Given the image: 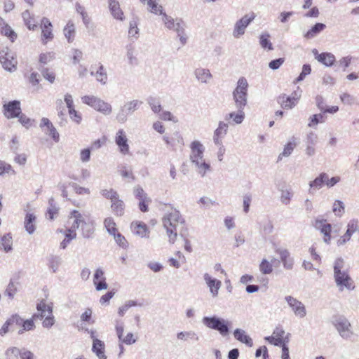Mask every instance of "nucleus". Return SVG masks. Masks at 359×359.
Segmentation results:
<instances>
[{
  "label": "nucleus",
  "instance_id": "1",
  "mask_svg": "<svg viewBox=\"0 0 359 359\" xmlns=\"http://www.w3.org/2000/svg\"><path fill=\"white\" fill-rule=\"evenodd\" d=\"M190 149V160L195 165L198 173L204 177L206 172L210 170V165L206 163L203 158L205 147L201 142L194 140L191 143Z\"/></svg>",
  "mask_w": 359,
  "mask_h": 359
},
{
  "label": "nucleus",
  "instance_id": "2",
  "mask_svg": "<svg viewBox=\"0 0 359 359\" xmlns=\"http://www.w3.org/2000/svg\"><path fill=\"white\" fill-rule=\"evenodd\" d=\"M344 268V259L337 258L334 264V278L337 287L340 291L344 289L353 290L355 288L354 282L347 271H342Z\"/></svg>",
  "mask_w": 359,
  "mask_h": 359
},
{
  "label": "nucleus",
  "instance_id": "3",
  "mask_svg": "<svg viewBox=\"0 0 359 359\" xmlns=\"http://www.w3.org/2000/svg\"><path fill=\"white\" fill-rule=\"evenodd\" d=\"M180 211L174 209L170 213L166 214L163 217V226L166 229L169 242L174 243L177 238V226L179 223H184Z\"/></svg>",
  "mask_w": 359,
  "mask_h": 359
},
{
  "label": "nucleus",
  "instance_id": "4",
  "mask_svg": "<svg viewBox=\"0 0 359 359\" xmlns=\"http://www.w3.org/2000/svg\"><path fill=\"white\" fill-rule=\"evenodd\" d=\"M202 321L207 327L218 331L222 336L229 334L231 321L216 316L203 317Z\"/></svg>",
  "mask_w": 359,
  "mask_h": 359
},
{
  "label": "nucleus",
  "instance_id": "5",
  "mask_svg": "<svg viewBox=\"0 0 359 359\" xmlns=\"http://www.w3.org/2000/svg\"><path fill=\"white\" fill-rule=\"evenodd\" d=\"M72 217L75 219L73 227L78 229L81 226L83 238H91L95 231L94 222L90 219H88L87 220L85 219L82 217L81 214L77 210H73L72 212Z\"/></svg>",
  "mask_w": 359,
  "mask_h": 359
},
{
  "label": "nucleus",
  "instance_id": "6",
  "mask_svg": "<svg viewBox=\"0 0 359 359\" xmlns=\"http://www.w3.org/2000/svg\"><path fill=\"white\" fill-rule=\"evenodd\" d=\"M83 103L91 107L95 110L103 114L109 115L112 111L111 105L94 95H85L81 97Z\"/></svg>",
  "mask_w": 359,
  "mask_h": 359
},
{
  "label": "nucleus",
  "instance_id": "7",
  "mask_svg": "<svg viewBox=\"0 0 359 359\" xmlns=\"http://www.w3.org/2000/svg\"><path fill=\"white\" fill-rule=\"evenodd\" d=\"M142 102L138 100H133L126 102L121 107L116 114V119L120 123H124L127 121L128 117L137 110Z\"/></svg>",
  "mask_w": 359,
  "mask_h": 359
},
{
  "label": "nucleus",
  "instance_id": "8",
  "mask_svg": "<svg viewBox=\"0 0 359 359\" xmlns=\"http://www.w3.org/2000/svg\"><path fill=\"white\" fill-rule=\"evenodd\" d=\"M332 325L336 328L339 334L344 339H348L353 335L351 325L348 320L344 316L333 317Z\"/></svg>",
  "mask_w": 359,
  "mask_h": 359
},
{
  "label": "nucleus",
  "instance_id": "9",
  "mask_svg": "<svg viewBox=\"0 0 359 359\" xmlns=\"http://www.w3.org/2000/svg\"><path fill=\"white\" fill-rule=\"evenodd\" d=\"M255 17V14L252 13L250 15H245L243 18L236 21L233 30V36L235 38H239L241 36L243 35L245 29L254 20Z\"/></svg>",
  "mask_w": 359,
  "mask_h": 359
},
{
  "label": "nucleus",
  "instance_id": "10",
  "mask_svg": "<svg viewBox=\"0 0 359 359\" xmlns=\"http://www.w3.org/2000/svg\"><path fill=\"white\" fill-rule=\"evenodd\" d=\"M0 62L3 67L8 72H13L16 69L17 60L8 48L0 50Z\"/></svg>",
  "mask_w": 359,
  "mask_h": 359
},
{
  "label": "nucleus",
  "instance_id": "11",
  "mask_svg": "<svg viewBox=\"0 0 359 359\" xmlns=\"http://www.w3.org/2000/svg\"><path fill=\"white\" fill-rule=\"evenodd\" d=\"M4 115L8 119L17 118L22 111L18 100L10 101L3 105Z\"/></svg>",
  "mask_w": 359,
  "mask_h": 359
},
{
  "label": "nucleus",
  "instance_id": "12",
  "mask_svg": "<svg viewBox=\"0 0 359 359\" xmlns=\"http://www.w3.org/2000/svg\"><path fill=\"white\" fill-rule=\"evenodd\" d=\"M162 21L164 23L165 27L170 29L173 30L176 33L182 32V29L185 28V23L182 19H174L166 13H163Z\"/></svg>",
  "mask_w": 359,
  "mask_h": 359
},
{
  "label": "nucleus",
  "instance_id": "13",
  "mask_svg": "<svg viewBox=\"0 0 359 359\" xmlns=\"http://www.w3.org/2000/svg\"><path fill=\"white\" fill-rule=\"evenodd\" d=\"M285 299L297 316L301 318L306 316V308L300 301L292 296H286Z\"/></svg>",
  "mask_w": 359,
  "mask_h": 359
},
{
  "label": "nucleus",
  "instance_id": "14",
  "mask_svg": "<svg viewBox=\"0 0 359 359\" xmlns=\"http://www.w3.org/2000/svg\"><path fill=\"white\" fill-rule=\"evenodd\" d=\"M203 279L210 289V292L212 297H216L218 295L219 290L222 286V282L215 278H212L208 273H204Z\"/></svg>",
  "mask_w": 359,
  "mask_h": 359
},
{
  "label": "nucleus",
  "instance_id": "15",
  "mask_svg": "<svg viewBox=\"0 0 359 359\" xmlns=\"http://www.w3.org/2000/svg\"><path fill=\"white\" fill-rule=\"evenodd\" d=\"M115 142L118 145L120 152L122 154H128L129 153V145L128 139L123 129H120L116 134Z\"/></svg>",
  "mask_w": 359,
  "mask_h": 359
},
{
  "label": "nucleus",
  "instance_id": "16",
  "mask_svg": "<svg viewBox=\"0 0 359 359\" xmlns=\"http://www.w3.org/2000/svg\"><path fill=\"white\" fill-rule=\"evenodd\" d=\"M275 252L280 255V259L283 267L287 270H291L294 265V259L290 257V252L285 248H278Z\"/></svg>",
  "mask_w": 359,
  "mask_h": 359
},
{
  "label": "nucleus",
  "instance_id": "17",
  "mask_svg": "<svg viewBox=\"0 0 359 359\" xmlns=\"http://www.w3.org/2000/svg\"><path fill=\"white\" fill-rule=\"evenodd\" d=\"M52 24L47 18H43L41 20V27L42 29V41L43 43H46L48 40L53 38L52 32Z\"/></svg>",
  "mask_w": 359,
  "mask_h": 359
},
{
  "label": "nucleus",
  "instance_id": "18",
  "mask_svg": "<svg viewBox=\"0 0 359 359\" xmlns=\"http://www.w3.org/2000/svg\"><path fill=\"white\" fill-rule=\"evenodd\" d=\"M327 180V174L325 172L320 173L315 180L309 183V194H314L316 190L323 187L325 184V180Z\"/></svg>",
  "mask_w": 359,
  "mask_h": 359
},
{
  "label": "nucleus",
  "instance_id": "19",
  "mask_svg": "<svg viewBox=\"0 0 359 359\" xmlns=\"http://www.w3.org/2000/svg\"><path fill=\"white\" fill-rule=\"evenodd\" d=\"M298 100V96H287L285 94H282L278 97V102L280 104L281 107L284 109H292L293 108Z\"/></svg>",
  "mask_w": 359,
  "mask_h": 359
},
{
  "label": "nucleus",
  "instance_id": "20",
  "mask_svg": "<svg viewBox=\"0 0 359 359\" xmlns=\"http://www.w3.org/2000/svg\"><path fill=\"white\" fill-rule=\"evenodd\" d=\"M194 73L196 80L201 83H208L212 77L210 70L203 67L196 68Z\"/></svg>",
  "mask_w": 359,
  "mask_h": 359
},
{
  "label": "nucleus",
  "instance_id": "21",
  "mask_svg": "<svg viewBox=\"0 0 359 359\" xmlns=\"http://www.w3.org/2000/svg\"><path fill=\"white\" fill-rule=\"evenodd\" d=\"M234 338L238 341L245 344L249 347H252L253 345L252 339L248 335L245 330L236 328L233 332Z\"/></svg>",
  "mask_w": 359,
  "mask_h": 359
},
{
  "label": "nucleus",
  "instance_id": "22",
  "mask_svg": "<svg viewBox=\"0 0 359 359\" xmlns=\"http://www.w3.org/2000/svg\"><path fill=\"white\" fill-rule=\"evenodd\" d=\"M131 228L135 234L140 236L141 238H148L149 231L147 226L143 222H133Z\"/></svg>",
  "mask_w": 359,
  "mask_h": 359
},
{
  "label": "nucleus",
  "instance_id": "23",
  "mask_svg": "<svg viewBox=\"0 0 359 359\" xmlns=\"http://www.w3.org/2000/svg\"><path fill=\"white\" fill-rule=\"evenodd\" d=\"M109 8L111 15L115 19L123 20V13L120 8L118 1L116 0H108Z\"/></svg>",
  "mask_w": 359,
  "mask_h": 359
},
{
  "label": "nucleus",
  "instance_id": "24",
  "mask_svg": "<svg viewBox=\"0 0 359 359\" xmlns=\"http://www.w3.org/2000/svg\"><path fill=\"white\" fill-rule=\"evenodd\" d=\"M0 250L9 252L13 250V238L11 233H8L0 238Z\"/></svg>",
  "mask_w": 359,
  "mask_h": 359
},
{
  "label": "nucleus",
  "instance_id": "25",
  "mask_svg": "<svg viewBox=\"0 0 359 359\" xmlns=\"http://www.w3.org/2000/svg\"><path fill=\"white\" fill-rule=\"evenodd\" d=\"M104 342L98 339H94L92 351L96 354L99 359H107V356L104 354Z\"/></svg>",
  "mask_w": 359,
  "mask_h": 359
},
{
  "label": "nucleus",
  "instance_id": "26",
  "mask_svg": "<svg viewBox=\"0 0 359 359\" xmlns=\"http://www.w3.org/2000/svg\"><path fill=\"white\" fill-rule=\"evenodd\" d=\"M316 59L326 67L332 66L336 60L335 56L331 53H322L316 55Z\"/></svg>",
  "mask_w": 359,
  "mask_h": 359
},
{
  "label": "nucleus",
  "instance_id": "27",
  "mask_svg": "<svg viewBox=\"0 0 359 359\" xmlns=\"http://www.w3.org/2000/svg\"><path fill=\"white\" fill-rule=\"evenodd\" d=\"M325 27L326 25L325 24L318 22L304 34V37L307 39H313L323 32Z\"/></svg>",
  "mask_w": 359,
  "mask_h": 359
},
{
  "label": "nucleus",
  "instance_id": "28",
  "mask_svg": "<svg viewBox=\"0 0 359 359\" xmlns=\"http://www.w3.org/2000/svg\"><path fill=\"white\" fill-rule=\"evenodd\" d=\"M90 74L95 76L97 81L101 83L102 84L104 85L107 83L108 77L107 71L103 65L100 64L95 72L91 71Z\"/></svg>",
  "mask_w": 359,
  "mask_h": 359
},
{
  "label": "nucleus",
  "instance_id": "29",
  "mask_svg": "<svg viewBox=\"0 0 359 359\" xmlns=\"http://www.w3.org/2000/svg\"><path fill=\"white\" fill-rule=\"evenodd\" d=\"M36 216L33 213H27L25 217V228L29 234H32L36 229L35 222Z\"/></svg>",
  "mask_w": 359,
  "mask_h": 359
},
{
  "label": "nucleus",
  "instance_id": "30",
  "mask_svg": "<svg viewBox=\"0 0 359 359\" xmlns=\"http://www.w3.org/2000/svg\"><path fill=\"white\" fill-rule=\"evenodd\" d=\"M111 208L115 215L120 217L123 215L125 205L123 201L119 198V196L111 201Z\"/></svg>",
  "mask_w": 359,
  "mask_h": 359
},
{
  "label": "nucleus",
  "instance_id": "31",
  "mask_svg": "<svg viewBox=\"0 0 359 359\" xmlns=\"http://www.w3.org/2000/svg\"><path fill=\"white\" fill-rule=\"evenodd\" d=\"M297 146L295 138L292 137L291 140L285 145L283 151L278 157V161H281L283 157H288L292 153L294 149Z\"/></svg>",
  "mask_w": 359,
  "mask_h": 359
},
{
  "label": "nucleus",
  "instance_id": "32",
  "mask_svg": "<svg viewBox=\"0 0 359 359\" xmlns=\"http://www.w3.org/2000/svg\"><path fill=\"white\" fill-rule=\"evenodd\" d=\"M233 97L237 109H244L247 104L248 94L233 93Z\"/></svg>",
  "mask_w": 359,
  "mask_h": 359
},
{
  "label": "nucleus",
  "instance_id": "33",
  "mask_svg": "<svg viewBox=\"0 0 359 359\" xmlns=\"http://www.w3.org/2000/svg\"><path fill=\"white\" fill-rule=\"evenodd\" d=\"M22 16L25 24L27 28L30 30H34L37 27V22L35 21L34 18L31 15L29 11H25L22 13Z\"/></svg>",
  "mask_w": 359,
  "mask_h": 359
},
{
  "label": "nucleus",
  "instance_id": "34",
  "mask_svg": "<svg viewBox=\"0 0 359 359\" xmlns=\"http://www.w3.org/2000/svg\"><path fill=\"white\" fill-rule=\"evenodd\" d=\"M64 34L69 43H72L75 36V26L71 21L68 22L64 28Z\"/></svg>",
  "mask_w": 359,
  "mask_h": 359
},
{
  "label": "nucleus",
  "instance_id": "35",
  "mask_svg": "<svg viewBox=\"0 0 359 359\" xmlns=\"http://www.w3.org/2000/svg\"><path fill=\"white\" fill-rule=\"evenodd\" d=\"M244 109H238V113L231 112L226 114L225 119L229 120L232 118L236 124L241 123L245 118Z\"/></svg>",
  "mask_w": 359,
  "mask_h": 359
},
{
  "label": "nucleus",
  "instance_id": "36",
  "mask_svg": "<svg viewBox=\"0 0 359 359\" xmlns=\"http://www.w3.org/2000/svg\"><path fill=\"white\" fill-rule=\"evenodd\" d=\"M48 208L46 212V217L53 220L54 219L55 215L58 214L59 208L57 207L56 203H55V200L53 197L49 198L48 200Z\"/></svg>",
  "mask_w": 359,
  "mask_h": 359
},
{
  "label": "nucleus",
  "instance_id": "37",
  "mask_svg": "<svg viewBox=\"0 0 359 359\" xmlns=\"http://www.w3.org/2000/svg\"><path fill=\"white\" fill-rule=\"evenodd\" d=\"M177 338L184 341H186L189 339L195 341H198L199 339L198 334L192 330L178 332L177 334Z\"/></svg>",
  "mask_w": 359,
  "mask_h": 359
},
{
  "label": "nucleus",
  "instance_id": "38",
  "mask_svg": "<svg viewBox=\"0 0 359 359\" xmlns=\"http://www.w3.org/2000/svg\"><path fill=\"white\" fill-rule=\"evenodd\" d=\"M248 83L245 78L241 77L238 82H237V86L233 91V93H245L248 94Z\"/></svg>",
  "mask_w": 359,
  "mask_h": 359
},
{
  "label": "nucleus",
  "instance_id": "39",
  "mask_svg": "<svg viewBox=\"0 0 359 359\" xmlns=\"http://www.w3.org/2000/svg\"><path fill=\"white\" fill-rule=\"evenodd\" d=\"M273 261H276V259H273L271 262H269L266 259H263L259 264V271L262 274H269L273 271V265L272 263Z\"/></svg>",
  "mask_w": 359,
  "mask_h": 359
},
{
  "label": "nucleus",
  "instance_id": "40",
  "mask_svg": "<svg viewBox=\"0 0 359 359\" xmlns=\"http://www.w3.org/2000/svg\"><path fill=\"white\" fill-rule=\"evenodd\" d=\"M270 35L268 33H264L259 36V43L262 48L268 49L269 50H273V45L269 40Z\"/></svg>",
  "mask_w": 359,
  "mask_h": 359
},
{
  "label": "nucleus",
  "instance_id": "41",
  "mask_svg": "<svg viewBox=\"0 0 359 359\" xmlns=\"http://www.w3.org/2000/svg\"><path fill=\"white\" fill-rule=\"evenodd\" d=\"M294 194L290 189H282L280 194V201L283 204L287 205L293 196Z\"/></svg>",
  "mask_w": 359,
  "mask_h": 359
},
{
  "label": "nucleus",
  "instance_id": "42",
  "mask_svg": "<svg viewBox=\"0 0 359 359\" xmlns=\"http://www.w3.org/2000/svg\"><path fill=\"white\" fill-rule=\"evenodd\" d=\"M36 309L38 311L43 313V314H46V311L48 314H51L53 313V305L52 304H46L45 301L42 299L36 304Z\"/></svg>",
  "mask_w": 359,
  "mask_h": 359
},
{
  "label": "nucleus",
  "instance_id": "43",
  "mask_svg": "<svg viewBox=\"0 0 359 359\" xmlns=\"http://www.w3.org/2000/svg\"><path fill=\"white\" fill-rule=\"evenodd\" d=\"M141 306V304H137L136 301L134 300H128L122 306L119 307L118 313L120 316H123L125 313L133 306Z\"/></svg>",
  "mask_w": 359,
  "mask_h": 359
},
{
  "label": "nucleus",
  "instance_id": "44",
  "mask_svg": "<svg viewBox=\"0 0 359 359\" xmlns=\"http://www.w3.org/2000/svg\"><path fill=\"white\" fill-rule=\"evenodd\" d=\"M21 349L17 347L8 348L6 352L5 355L6 359H18L20 357Z\"/></svg>",
  "mask_w": 359,
  "mask_h": 359
},
{
  "label": "nucleus",
  "instance_id": "45",
  "mask_svg": "<svg viewBox=\"0 0 359 359\" xmlns=\"http://www.w3.org/2000/svg\"><path fill=\"white\" fill-rule=\"evenodd\" d=\"M0 31L3 35L8 37L11 39V41L13 42L17 38V34H15V32L8 25H6V26L1 27V29H0Z\"/></svg>",
  "mask_w": 359,
  "mask_h": 359
},
{
  "label": "nucleus",
  "instance_id": "46",
  "mask_svg": "<svg viewBox=\"0 0 359 359\" xmlns=\"http://www.w3.org/2000/svg\"><path fill=\"white\" fill-rule=\"evenodd\" d=\"M104 224L108 233L114 235L117 230L114 219L111 217H107L104 219Z\"/></svg>",
  "mask_w": 359,
  "mask_h": 359
},
{
  "label": "nucleus",
  "instance_id": "47",
  "mask_svg": "<svg viewBox=\"0 0 359 359\" xmlns=\"http://www.w3.org/2000/svg\"><path fill=\"white\" fill-rule=\"evenodd\" d=\"M4 174L15 175V171L10 164L5 161H0V175H4Z\"/></svg>",
  "mask_w": 359,
  "mask_h": 359
},
{
  "label": "nucleus",
  "instance_id": "48",
  "mask_svg": "<svg viewBox=\"0 0 359 359\" xmlns=\"http://www.w3.org/2000/svg\"><path fill=\"white\" fill-rule=\"evenodd\" d=\"M229 126L227 123L219 121L217 128L214 131L215 136L224 137L227 133Z\"/></svg>",
  "mask_w": 359,
  "mask_h": 359
},
{
  "label": "nucleus",
  "instance_id": "49",
  "mask_svg": "<svg viewBox=\"0 0 359 359\" xmlns=\"http://www.w3.org/2000/svg\"><path fill=\"white\" fill-rule=\"evenodd\" d=\"M147 4L150 6V11L155 14H160L163 16V8L161 6H158L155 0H147Z\"/></svg>",
  "mask_w": 359,
  "mask_h": 359
},
{
  "label": "nucleus",
  "instance_id": "50",
  "mask_svg": "<svg viewBox=\"0 0 359 359\" xmlns=\"http://www.w3.org/2000/svg\"><path fill=\"white\" fill-rule=\"evenodd\" d=\"M22 328L18 331L19 334H22L25 331L32 330L35 328V325L33 319H28L23 320L22 323Z\"/></svg>",
  "mask_w": 359,
  "mask_h": 359
},
{
  "label": "nucleus",
  "instance_id": "51",
  "mask_svg": "<svg viewBox=\"0 0 359 359\" xmlns=\"http://www.w3.org/2000/svg\"><path fill=\"white\" fill-rule=\"evenodd\" d=\"M359 230V222L356 219H353L349 221L347 224V230L346 232L350 233L351 236L353 235V233L358 231Z\"/></svg>",
  "mask_w": 359,
  "mask_h": 359
},
{
  "label": "nucleus",
  "instance_id": "52",
  "mask_svg": "<svg viewBox=\"0 0 359 359\" xmlns=\"http://www.w3.org/2000/svg\"><path fill=\"white\" fill-rule=\"evenodd\" d=\"M100 194L104 198L110 199L111 201H113L114 199H116V198L118 196V193L113 189H102L101 190Z\"/></svg>",
  "mask_w": 359,
  "mask_h": 359
},
{
  "label": "nucleus",
  "instance_id": "53",
  "mask_svg": "<svg viewBox=\"0 0 359 359\" xmlns=\"http://www.w3.org/2000/svg\"><path fill=\"white\" fill-rule=\"evenodd\" d=\"M147 102L149 105L150 106L151 110L154 113H158L160 112L161 109V105L158 102H156V99L153 97H149L147 100Z\"/></svg>",
  "mask_w": 359,
  "mask_h": 359
},
{
  "label": "nucleus",
  "instance_id": "54",
  "mask_svg": "<svg viewBox=\"0 0 359 359\" xmlns=\"http://www.w3.org/2000/svg\"><path fill=\"white\" fill-rule=\"evenodd\" d=\"M311 72V68L310 65H308V64L304 65L302 67V71L300 73V74L299 75V76L296 79L295 82L297 83V82H300V81H303L304 79V78L306 77V76L310 74Z\"/></svg>",
  "mask_w": 359,
  "mask_h": 359
},
{
  "label": "nucleus",
  "instance_id": "55",
  "mask_svg": "<svg viewBox=\"0 0 359 359\" xmlns=\"http://www.w3.org/2000/svg\"><path fill=\"white\" fill-rule=\"evenodd\" d=\"M332 210L336 215H341L344 211V205L343 202L339 200L335 201Z\"/></svg>",
  "mask_w": 359,
  "mask_h": 359
},
{
  "label": "nucleus",
  "instance_id": "56",
  "mask_svg": "<svg viewBox=\"0 0 359 359\" xmlns=\"http://www.w3.org/2000/svg\"><path fill=\"white\" fill-rule=\"evenodd\" d=\"M41 74L44 79L48 80L49 82L53 83L55 79V73L53 71H50L49 69L45 68L41 70Z\"/></svg>",
  "mask_w": 359,
  "mask_h": 359
},
{
  "label": "nucleus",
  "instance_id": "57",
  "mask_svg": "<svg viewBox=\"0 0 359 359\" xmlns=\"http://www.w3.org/2000/svg\"><path fill=\"white\" fill-rule=\"evenodd\" d=\"M265 340L276 346H281L284 344V341L281 337H276L275 336L266 337Z\"/></svg>",
  "mask_w": 359,
  "mask_h": 359
},
{
  "label": "nucleus",
  "instance_id": "58",
  "mask_svg": "<svg viewBox=\"0 0 359 359\" xmlns=\"http://www.w3.org/2000/svg\"><path fill=\"white\" fill-rule=\"evenodd\" d=\"M325 116L323 114H318L313 115L310 119L311 121L309 123V126L311 127L313 124H318L319 123L324 122Z\"/></svg>",
  "mask_w": 359,
  "mask_h": 359
},
{
  "label": "nucleus",
  "instance_id": "59",
  "mask_svg": "<svg viewBox=\"0 0 359 359\" xmlns=\"http://www.w3.org/2000/svg\"><path fill=\"white\" fill-rule=\"evenodd\" d=\"M340 99L344 104L351 105L355 102V97L351 95L344 93L340 95Z\"/></svg>",
  "mask_w": 359,
  "mask_h": 359
},
{
  "label": "nucleus",
  "instance_id": "60",
  "mask_svg": "<svg viewBox=\"0 0 359 359\" xmlns=\"http://www.w3.org/2000/svg\"><path fill=\"white\" fill-rule=\"evenodd\" d=\"M284 61L285 59L283 57L273 60L269 63V67L273 70H276L283 64Z\"/></svg>",
  "mask_w": 359,
  "mask_h": 359
},
{
  "label": "nucleus",
  "instance_id": "61",
  "mask_svg": "<svg viewBox=\"0 0 359 359\" xmlns=\"http://www.w3.org/2000/svg\"><path fill=\"white\" fill-rule=\"evenodd\" d=\"M54 55L52 53H42L39 56V62L41 64L46 65L53 60Z\"/></svg>",
  "mask_w": 359,
  "mask_h": 359
},
{
  "label": "nucleus",
  "instance_id": "62",
  "mask_svg": "<svg viewBox=\"0 0 359 359\" xmlns=\"http://www.w3.org/2000/svg\"><path fill=\"white\" fill-rule=\"evenodd\" d=\"M68 111L69 116L73 121L76 122L78 124L81 123L82 118L80 113L76 111L75 109H72Z\"/></svg>",
  "mask_w": 359,
  "mask_h": 359
},
{
  "label": "nucleus",
  "instance_id": "63",
  "mask_svg": "<svg viewBox=\"0 0 359 359\" xmlns=\"http://www.w3.org/2000/svg\"><path fill=\"white\" fill-rule=\"evenodd\" d=\"M16 291H17V288H16L15 284L13 282H10L6 291H5V294L8 297H9L11 299H13Z\"/></svg>",
  "mask_w": 359,
  "mask_h": 359
},
{
  "label": "nucleus",
  "instance_id": "64",
  "mask_svg": "<svg viewBox=\"0 0 359 359\" xmlns=\"http://www.w3.org/2000/svg\"><path fill=\"white\" fill-rule=\"evenodd\" d=\"M20 358V359H34V355L32 351L25 348H21Z\"/></svg>",
  "mask_w": 359,
  "mask_h": 359
}]
</instances>
